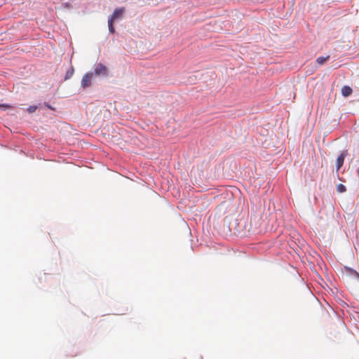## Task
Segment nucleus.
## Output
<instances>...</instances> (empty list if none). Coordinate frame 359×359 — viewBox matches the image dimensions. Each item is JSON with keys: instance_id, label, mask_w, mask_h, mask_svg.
Here are the masks:
<instances>
[{"instance_id": "nucleus-8", "label": "nucleus", "mask_w": 359, "mask_h": 359, "mask_svg": "<svg viewBox=\"0 0 359 359\" xmlns=\"http://www.w3.org/2000/svg\"><path fill=\"white\" fill-rule=\"evenodd\" d=\"M346 190V187L342 184H339L337 187V191L339 193H343L345 192Z\"/></svg>"}, {"instance_id": "nucleus-5", "label": "nucleus", "mask_w": 359, "mask_h": 359, "mask_svg": "<svg viewBox=\"0 0 359 359\" xmlns=\"http://www.w3.org/2000/svg\"><path fill=\"white\" fill-rule=\"evenodd\" d=\"M352 88L348 86H344L341 88V94L344 97H348L352 94Z\"/></svg>"}, {"instance_id": "nucleus-2", "label": "nucleus", "mask_w": 359, "mask_h": 359, "mask_svg": "<svg viewBox=\"0 0 359 359\" xmlns=\"http://www.w3.org/2000/svg\"><path fill=\"white\" fill-rule=\"evenodd\" d=\"M95 74L97 76L102 75V76H107V68L106 66L102 65V63H99L96 65L95 68Z\"/></svg>"}, {"instance_id": "nucleus-1", "label": "nucleus", "mask_w": 359, "mask_h": 359, "mask_svg": "<svg viewBox=\"0 0 359 359\" xmlns=\"http://www.w3.org/2000/svg\"><path fill=\"white\" fill-rule=\"evenodd\" d=\"M93 76V74L92 72H88L86 74H84L81 79V87L86 88L90 86Z\"/></svg>"}, {"instance_id": "nucleus-4", "label": "nucleus", "mask_w": 359, "mask_h": 359, "mask_svg": "<svg viewBox=\"0 0 359 359\" xmlns=\"http://www.w3.org/2000/svg\"><path fill=\"white\" fill-rule=\"evenodd\" d=\"M345 158V154L341 153L337 158V170L338 171L343 165Z\"/></svg>"}, {"instance_id": "nucleus-3", "label": "nucleus", "mask_w": 359, "mask_h": 359, "mask_svg": "<svg viewBox=\"0 0 359 359\" xmlns=\"http://www.w3.org/2000/svg\"><path fill=\"white\" fill-rule=\"evenodd\" d=\"M124 11H125L124 8H120L115 9L114 13L111 15V17L109 18V20H111L114 21L118 18H121L122 17V15H123Z\"/></svg>"}, {"instance_id": "nucleus-6", "label": "nucleus", "mask_w": 359, "mask_h": 359, "mask_svg": "<svg viewBox=\"0 0 359 359\" xmlns=\"http://www.w3.org/2000/svg\"><path fill=\"white\" fill-rule=\"evenodd\" d=\"M330 58V55H327L326 57H318L316 59V62L318 64L322 65H323L328 59Z\"/></svg>"}, {"instance_id": "nucleus-11", "label": "nucleus", "mask_w": 359, "mask_h": 359, "mask_svg": "<svg viewBox=\"0 0 359 359\" xmlns=\"http://www.w3.org/2000/svg\"><path fill=\"white\" fill-rule=\"evenodd\" d=\"M45 104H46V106L47 107H48V108H50V109H53V108H52V107H51L48 104H46V103Z\"/></svg>"}, {"instance_id": "nucleus-12", "label": "nucleus", "mask_w": 359, "mask_h": 359, "mask_svg": "<svg viewBox=\"0 0 359 359\" xmlns=\"http://www.w3.org/2000/svg\"><path fill=\"white\" fill-rule=\"evenodd\" d=\"M68 78H69V76H68V74H67L66 79H68Z\"/></svg>"}, {"instance_id": "nucleus-9", "label": "nucleus", "mask_w": 359, "mask_h": 359, "mask_svg": "<svg viewBox=\"0 0 359 359\" xmlns=\"http://www.w3.org/2000/svg\"><path fill=\"white\" fill-rule=\"evenodd\" d=\"M37 109V107L36 106H30L28 109H27V111L29 113H33Z\"/></svg>"}, {"instance_id": "nucleus-10", "label": "nucleus", "mask_w": 359, "mask_h": 359, "mask_svg": "<svg viewBox=\"0 0 359 359\" xmlns=\"http://www.w3.org/2000/svg\"><path fill=\"white\" fill-rule=\"evenodd\" d=\"M8 107H10V106H8L7 104H0V108L6 109V108H8Z\"/></svg>"}, {"instance_id": "nucleus-7", "label": "nucleus", "mask_w": 359, "mask_h": 359, "mask_svg": "<svg viewBox=\"0 0 359 359\" xmlns=\"http://www.w3.org/2000/svg\"><path fill=\"white\" fill-rule=\"evenodd\" d=\"M113 22H114L113 20H108V27H109V30L110 33H114V32H115V28L113 25Z\"/></svg>"}]
</instances>
